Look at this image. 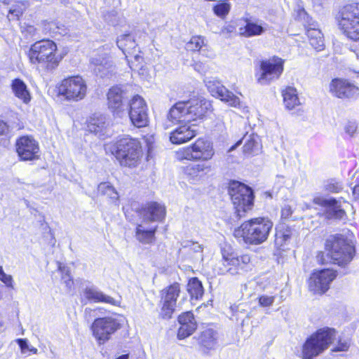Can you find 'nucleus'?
Listing matches in <instances>:
<instances>
[{
  "label": "nucleus",
  "mask_w": 359,
  "mask_h": 359,
  "mask_svg": "<svg viewBox=\"0 0 359 359\" xmlns=\"http://www.w3.org/2000/svg\"><path fill=\"white\" fill-rule=\"evenodd\" d=\"M212 111L211 102L205 98L194 97L176 102L166 114L169 122L178 124L169 134L170 142L180 145L193 140L198 133L189 123L204 121Z\"/></svg>",
  "instance_id": "f257e3e1"
},
{
  "label": "nucleus",
  "mask_w": 359,
  "mask_h": 359,
  "mask_svg": "<svg viewBox=\"0 0 359 359\" xmlns=\"http://www.w3.org/2000/svg\"><path fill=\"white\" fill-rule=\"evenodd\" d=\"M325 250H319L316 261L320 266L337 265L344 268L355 255V248L351 238L342 233L331 235L325 241Z\"/></svg>",
  "instance_id": "f03ea898"
},
{
  "label": "nucleus",
  "mask_w": 359,
  "mask_h": 359,
  "mask_svg": "<svg viewBox=\"0 0 359 359\" xmlns=\"http://www.w3.org/2000/svg\"><path fill=\"white\" fill-rule=\"evenodd\" d=\"M104 149L123 168H137L143 160L144 150L141 141L129 135L120 136L105 144Z\"/></svg>",
  "instance_id": "7ed1b4c3"
},
{
  "label": "nucleus",
  "mask_w": 359,
  "mask_h": 359,
  "mask_svg": "<svg viewBox=\"0 0 359 359\" xmlns=\"http://www.w3.org/2000/svg\"><path fill=\"white\" fill-rule=\"evenodd\" d=\"M273 223L268 217H251L241 223L233 231V238L248 246H257L267 241Z\"/></svg>",
  "instance_id": "20e7f679"
},
{
  "label": "nucleus",
  "mask_w": 359,
  "mask_h": 359,
  "mask_svg": "<svg viewBox=\"0 0 359 359\" xmlns=\"http://www.w3.org/2000/svg\"><path fill=\"white\" fill-rule=\"evenodd\" d=\"M26 55L31 65L41 67L46 72L55 70L63 59L56 42L48 38L31 44Z\"/></svg>",
  "instance_id": "39448f33"
},
{
  "label": "nucleus",
  "mask_w": 359,
  "mask_h": 359,
  "mask_svg": "<svg viewBox=\"0 0 359 359\" xmlns=\"http://www.w3.org/2000/svg\"><path fill=\"white\" fill-rule=\"evenodd\" d=\"M339 31L348 41L359 42V1L341 6L335 15Z\"/></svg>",
  "instance_id": "423d86ee"
},
{
  "label": "nucleus",
  "mask_w": 359,
  "mask_h": 359,
  "mask_svg": "<svg viewBox=\"0 0 359 359\" xmlns=\"http://www.w3.org/2000/svg\"><path fill=\"white\" fill-rule=\"evenodd\" d=\"M221 267L218 269L220 275L238 276L247 272L252 266V256L249 253L238 254L230 245L220 248Z\"/></svg>",
  "instance_id": "0eeeda50"
},
{
  "label": "nucleus",
  "mask_w": 359,
  "mask_h": 359,
  "mask_svg": "<svg viewBox=\"0 0 359 359\" xmlns=\"http://www.w3.org/2000/svg\"><path fill=\"white\" fill-rule=\"evenodd\" d=\"M227 191L236 217H244L253 209L255 196L250 187L233 180L228 183Z\"/></svg>",
  "instance_id": "6e6552de"
},
{
  "label": "nucleus",
  "mask_w": 359,
  "mask_h": 359,
  "mask_svg": "<svg viewBox=\"0 0 359 359\" xmlns=\"http://www.w3.org/2000/svg\"><path fill=\"white\" fill-rule=\"evenodd\" d=\"M123 211L129 220L133 218L134 212H136L144 222H163L167 212L165 205L155 201H147L142 205L130 201L123 205Z\"/></svg>",
  "instance_id": "1a4fd4ad"
},
{
  "label": "nucleus",
  "mask_w": 359,
  "mask_h": 359,
  "mask_svg": "<svg viewBox=\"0 0 359 359\" xmlns=\"http://www.w3.org/2000/svg\"><path fill=\"white\" fill-rule=\"evenodd\" d=\"M336 335L334 328L325 327L318 329L306 338L302 346V359H314L332 344Z\"/></svg>",
  "instance_id": "9d476101"
},
{
  "label": "nucleus",
  "mask_w": 359,
  "mask_h": 359,
  "mask_svg": "<svg viewBox=\"0 0 359 359\" xmlns=\"http://www.w3.org/2000/svg\"><path fill=\"white\" fill-rule=\"evenodd\" d=\"M57 97L69 102L84 100L88 93V85L84 78L79 74L67 76L55 86Z\"/></svg>",
  "instance_id": "9b49d317"
},
{
  "label": "nucleus",
  "mask_w": 359,
  "mask_h": 359,
  "mask_svg": "<svg viewBox=\"0 0 359 359\" xmlns=\"http://www.w3.org/2000/svg\"><path fill=\"white\" fill-rule=\"evenodd\" d=\"M185 50L191 54L198 53V58L193 60L194 69L204 74L208 72L215 57L213 53L209 49L208 41L201 35H193L185 44Z\"/></svg>",
  "instance_id": "f8f14e48"
},
{
  "label": "nucleus",
  "mask_w": 359,
  "mask_h": 359,
  "mask_svg": "<svg viewBox=\"0 0 359 359\" xmlns=\"http://www.w3.org/2000/svg\"><path fill=\"white\" fill-rule=\"evenodd\" d=\"M285 63L283 58L276 55L260 60L255 72L257 83L262 86L269 85L278 80L283 74Z\"/></svg>",
  "instance_id": "ddd939ff"
},
{
  "label": "nucleus",
  "mask_w": 359,
  "mask_h": 359,
  "mask_svg": "<svg viewBox=\"0 0 359 359\" xmlns=\"http://www.w3.org/2000/svg\"><path fill=\"white\" fill-rule=\"evenodd\" d=\"M181 292L182 285L177 281L168 285L159 291L158 318L160 319L170 320L172 318Z\"/></svg>",
  "instance_id": "4468645a"
},
{
  "label": "nucleus",
  "mask_w": 359,
  "mask_h": 359,
  "mask_svg": "<svg viewBox=\"0 0 359 359\" xmlns=\"http://www.w3.org/2000/svg\"><path fill=\"white\" fill-rule=\"evenodd\" d=\"M116 43L118 48L125 55V58L130 69L133 71L142 69L144 57L135 36L130 32L125 33L117 39Z\"/></svg>",
  "instance_id": "2eb2a0df"
},
{
  "label": "nucleus",
  "mask_w": 359,
  "mask_h": 359,
  "mask_svg": "<svg viewBox=\"0 0 359 359\" xmlns=\"http://www.w3.org/2000/svg\"><path fill=\"white\" fill-rule=\"evenodd\" d=\"M337 276V271L331 268L313 270L306 280L309 292L313 295H324L330 289L332 283Z\"/></svg>",
  "instance_id": "dca6fc26"
},
{
  "label": "nucleus",
  "mask_w": 359,
  "mask_h": 359,
  "mask_svg": "<svg viewBox=\"0 0 359 359\" xmlns=\"http://www.w3.org/2000/svg\"><path fill=\"white\" fill-rule=\"evenodd\" d=\"M121 327V325L116 318L104 316L95 318L90 329L97 344L104 345Z\"/></svg>",
  "instance_id": "f3484780"
},
{
  "label": "nucleus",
  "mask_w": 359,
  "mask_h": 359,
  "mask_svg": "<svg viewBox=\"0 0 359 359\" xmlns=\"http://www.w3.org/2000/svg\"><path fill=\"white\" fill-rule=\"evenodd\" d=\"M215 150L212 143L205 137H198L182 151V159L206 162L212 158Z\"/></svg>",
  "instance_id": "a211bd4d"
},
{
  "label": "nucleus",
  "mask_w": 359,
  "mask_h": 359,
  "mask_svg": "<svg viewBox=\"0 0 359 359\" xmlns=\"http://www.w3.org/2000/svg\"><path fill=\"white\" fill-rule=\"evenodd\" d=\"M128 114L131 124L137 128L149 125V108L145 100L140 95H134L128 101Z\"/></svg>",
  "instance_id": "6ab92c4d"
},
{
  "label": "nucleus",
  "mask_w": 359,
  "mask_h": 359,
  "mask_svg": "<svg viewBox=\"0 0 359 359\" xmlns=\"http://www.w3.org/2000/svg\"><path fill=\"white\" fill-rule=\"evenodd\" d=\"M15 151L20 161H37L41 158L39 143L32 135L19 136L15 140Z\"/></svg>",
  "instance_id": "aec40b11"
},
{
  "label": "nucleus",
  "mask_w": 359,
  "mask_h": 359,
  "mask_svg": "<svg viewBox=\"0 0 359 359\" xmlns=\"http://www.w3.org/2000/svg\"><path fill=\"white\" fill-rule=\"evenodd\" d=\"M329 90L334 97L341 100L355 99L359 95V88L345 78L332 79Z\"/></svg>",
  "instance_id": "412c9836"
},
{
  "label": "nucleus",
  "mask_w": 359,
  "mask_h": 359,
  "mask_svg": "<svg viewBox=\"0 0 359 359\" xmlns=\"http://www.w3.org/2000/svg\"><path fill=\"white\" fill-rule=\"evenodd\" d=\"M313 203L325 208L323 215L327 219L341 220L347 217L346 212L341 208L339 201L334 198L326 199L318 196L313 198Z\"/></svg>",
  "instance_id": "4be33fe9"
},
{
  "label": "nucleus",
  "mask_w": 359,
  "mask_h": 359,
  "mask_svg": "<svg viewBox=\"0 0 359 359\" xmlns=\"http://www.w3.org/2000/svg\"><path fill=\"white\" fill-rule=\"evenodd\" d=\"M206 86L208 91L213 97L219 99L230 107H241L240 98L233 94V93L228 90L219 81H209Z\"/></svg>",
  "instance_id": "5701e85b"
},
{
  "label": "nucleus",
  "mask_w": 359,
  "mask_h": 359,
  "mask_svg": "<svg viewBox=\"0 0 359 359\" xmlns=\"http://www.w3.org/2000/svg\"><path fill=\"white\" fill-rule=\"evenodd\" d=\"M180 327L177 330V337L180 340L191 336L197 329V322L191 311H184L177 316Z\"/></svg>",
  "instance_id": "b1692460"
},
{
  "label": "nucleus",
  "mask_w": 359,
  "mask_h": 359,
  "mask_svg": "<svg viewBox=\"0 0 359 359\" xmlns=\"http://www.w3.org/2000/svg\"><path fill=\"white\" fill-rule=\"evenodd\" d=\"M211 171V165L205 163L189 164L183 168L184 175L193 183L203 180Z\"/></svg>",
  "instance_id": "393cba45"
},
{
  "label": "nucleus",
  "mask_w": 359,
  "mask_h": 359,
  "mask_svg": "<svg viewBox=\"0 0 359 359\" xmlns=\"http://www.w3.org/2000/svg\"><path fill=\"white\" fill-rule=\"evenodd\" d=\"M107 104L113 114L123 111V90L117 86L111 87L107 93Z\"/></svg>",
  "instance_id": "a878e982"
},
{
  "label": "nucleus",
  "mask_w": 359,
  "mask_h": 359,
  "mask_svg": "<svg viewBox=\"0 0 359 359\" xmlns=\"http://www.w3.org/2000/svg\"><path fill=\"white\" fill-rule=\"evenodd\" d=\"M85 299L90 303H104L110 305H117V301L100 290L92 287H87L83 290Z\"/></svg>",
  "instance_id": "bb28decb"
},
{
  "label": "nucleus",
  "mask_w": 359,
  "mask_h": 359,
  "mask_svg": "<svg viewBox=\"0 0 359 359\" xmlns=\"http://www.w3.org/2000/svg\"><path fill=\"white\" fill-rule=\"evenodd\" d=\"M281 95L284 107L287 110L292 111L301 106L296 88L290 86H285L281 90Z\"/></svg>",
  "instance_id": "cd10ccee"
},
{
  "label": "nucleus",
  "mask_w": 359,
  "mask_h": 359,
  "mask_svg": "<svg viewBox=\"0 0 359 359\" xmlns=\"http://www.w3.org/2000/svg\"><path fill=\"white\" fill-rule=\"evenodd\" d=\"M245 25L238 28V36L244 38H250L253 36H260L264 32L265 29L255 22L252 21L249 18H243Z\"/></svg>",
  "instance_id": "c85d7f7f"
},
{
  "label": "nucleus",
  "mask_w": 359,
  "mask_h": 359,
  "mask_svg": "<svg viewBox=\"0 0 359 359\" xmlns=\"http://www.w3.org/2000/svg\"><path fill=\"white\" fill-rule=\"evenodd\" d=\"M14 95L24 104H29L32 100L31 93L26 83L20 79H14L11 84Z\"/></svg>",
  "instance_id": "c756f323"
},
{
  "label": "nucleus",
  "mask_w": 359,
  "mask_h": 359,
  "mask_svg": "<svg viewBox=\"0 0 359 359\" xmlns=\"http://www.w3.org/2000/svg\"><path fill=\"white\" fill-rule=\"evenodd\" d=\"M157 230V226L146 229L142 224H137L135 227V237L142 244H153L156 241Z\"/></svg>",
  "instance_id": "7c9ffc66"
},
{
  "label": "nucleus",
  "mask_w": 359,
  "mask_h": 359,
  "mask_svg": "<svg viewBox=\"0 0 359 359\" xmlns=\"http://www.w3.org/2000/svg\"><path fill=\"white\" fill-rule=\"evenodd\" d=\"M42 32L51 37L62 36L67 33V27L57 20H43L41 22Z\"/></svg>",
  "instance_id": "2f4dec72"
},
{
  "label": "nucleus",
  "mask_w": 359,
  "mask_h": 359,
  "mask_svg": "<svg viewBox=\"0 0 359 359\" xmlns=\"http://www.w3.org/2000/svg\"><path fill=\"white\" fill-rule=\"evenodd\" d=\"M107 128L106 118L102 115H93L86 121V131L90 133H101Z\"/></svg>",
  "instance_id": "473e14b6"
},
{
  "label": "nucleus",
  "mask_w": 359,
  "mask_h": 359,
  "mask_svg": "<svg viewBox=\"0 0 359 359\" xmlns=\"http://www.w3.org/2000/svg\"><path fill=\"white\" fill-rule=\"evenodd\" d=\"M216 332L211 328L202 331L198 336V342L203 351L206 353L213 348L216 343Z\"/></svg>",
  "instance_id": "72a5a7b5"
},
{
  "label": "nucleus",
  "mask_w": 359,
  "mask_h": 359,
  "mask_svg": "<svg viewBox=\"0 0 359 359\" xmlns=\"http://www.w3.org/2000/svg\"><path fill=\"white\" fill-rule=\"evenodd\" d=\"M97 195L104 196L111 203H116L119 198V195L115 187L108 182H100L97 189Z\"/></svg>",
  "instance_id": "f704fd0d"
},
{
  "label": "nucleus",
  "mask_w": 359,
  "mask_h": 359,
  "mask_svg": "<svg viewBox=\"0 0 359 359\" xmlns=\"http://www.w3.org/2000/svg\"><path fill=\"white\" fill-rule=\"evenodd\" d=\"M187 291L191 299H201L204 294L202 282L197 277H192L188 280Z\"/></svg>",
  "instance_id": "c9c22d12"
},
{
  "label": "nucleus",
  "mask_w": 359,
  "mask_h": 359,
  "mask_svg": "<svg viewBox=\"0 0 359 359\" xmlns=\"http://www.w3.org/2000/svg\"><path fill=\"white\" fill-rule=\"evenodd\" d=\"M306 35L310 45L316 50L324 48L323 34L318 29L310 28L306 30Z\"/></svg>",
  "instance_id": "e433bc0d"
},
{
  "label": "nucleus",
  "mask_w": 359,
  "mask_h": 359,
  "mask_svg": "<svg viewBox=\"0 0 359 359\" xmlns=\"http://www.w3.org/2000/svg\"><path fill=\"white\" fill-rule=\"evenodd\" d=\"M29 6L27 1H16L8 11V18L12 20H19Z\"/></svg>",
  "instance_id": "4c0bfd02"
},
{
  "label": "nucleus",
  "mask_w": 359,
  "mask_h": 359,
  "mask_svg": "<svg viewBox=\"0 0 359 359\" xmlns=\"http://www.w3.org/2000/svg\"><path fill=\"white\" fill-rule=\"evenodd\" d=\"M231 8V4L226 1H222L215 4L212 7V11L215 15L224 19L229 15Z\"/></svg>",
  "instance_id": "58836bf2"
},
{
  "label": "nucleus",
  "mask_w": 359,
  "mask_h": 359,
  "mask_svg": "<svg viewBox=\"0 0 359 359\" xmlns=\"http://www.w3.org/2000/svg\"><path fill=\"white\" fill-rule=\"evenodd\" d=\"M18 344L20 352L22 354H27L28 355H36L38 353V349L36 347L29 346L28 340L24 338H19L15 340Z\"/></svg>",
  "instance_id": "ea45409f"
},
{
  "label": "nucleus",
  "mask_w": 359,
  "mask_h": 359,
  "mask_svg": "<svg viewBox=\"0 0 359 359\" xmlns=\"http://www.w3.org/2000/svg\"><path fill=\"white\" fill-rule=\"evenodd\" d=\"M324 189L327 193L338 194L343 189L342 183L335 179L329 180L325 185Z\"/></svg>",
  "instance_id": "a19ab883"
},
{
  "label": "nucleus",
  "mask_w": 359,
  "mask_h": 359,
  "mask_svg": "<svg viewBox=\"0 0 359 359\" xmlns=\"http://www.w3.org/2000/svg\"><path fill=\"white\" fill-rule=\"evenodd\" d=\"M292 236V229L287 226L283 225L276 232V237L280 240L281 244L285 243L287 241L290 240Z\"/></svg>",
  "instance_id": "79ce46f5"
},
{
  "label": "nucleus",
  "mask_w": 359,
  "mask_h": 359,
  "mask_svg": "<svg viewBox=\"0 0 359 359\" xmlns=\"http://www.w3.org/2000/svg\"><path fill=\"white\" fill-rule=\"evenodd\" d=\"M142 140H144L147 151V158L150 157L151 153L154 149L155 144V138L153 135H146L142 136Z\"/></svg>",
  "instance_id": "37998d69"
},
{
  "label": "nucleus",
  "mask_w": 359,
  "mask_h": 359,
  "mask_svg": "<svg viewBox=\"0 0 359 359\" xmlns=\"http://www.w3.org/2000/svg\"><path fill=\"white\" fill-rule=\"evenodd\" d=\"M9 131L8 124L6 121L0 119V144H1L4 140L9 141Z\"/></svg>",
  "instance_id": "c03bdc74"
},
{
  "label": "nucleus",
  "mask_w": 359,
  "mask_h": 359,
  "mask_svg": "<svg viewBox=\"0 0 359 359\" xmlns=\"http://www.w3.org/2000/svg\"><path fill=\"white\" fill-rule=\"evenodd\" d=\"M237 25L234 22H229L221 29V33L226 36L230 37L232 34L236 33Z\"/></svg>",
  "instance_id": "a18cd8bd"
},
{
  "label": "nucleus",
  "mask_w": 359,
  "mask_h": 359,
  "mask_svg": "<svg viewBox=\"0 0 359 359\" xmlns=\"http://www.w3.org/2000/svg\"><path fill=\"white\" fill-rule=\"evenodd\" d=\"M275 297L273 296H269L262 294L258 297L257 300L259 306L261 307H269L274 302Z\"/></svg>",
  "instance_id": "49530a36"
},
{
  "label": "nucleus",
  "mask_w": 359,
  "mask_h": 359,
  "mask_svg": "<svg viewBox=\"0 0 359 359\" xmlns=\"http://www.w3.org/2000/svg\"><path fill=\"white\" fill-rule=\"evenodd\" d=\"M256 145L257 142L254 139H248L243 146V152L248 154L252 153Z\"/></svg>",
  "instance_id": "de8ad7c7"
},
{
  "label": "nucleus",
  "mask_w": 359,
  "mask_h": 359,
  "mask_svg": "<svg viewBox=\"0 0 359 359\" xmlns=\"http://www.w3.org/2000/svg\"><path fill=\"white\" fill-rule=\"evenodd\" d=\"M0 280L6 285L12 286V277L9 275L6 274L1 266H0Z\"/></svg>",
  "instance_id": "09e8293b"
},
{
  "label": "nucleus",
  "mask_w": 359,
  "mask_h": 359,
  "mask_svg": "<svg viewBox=\"0 0 359 359\" xmlns=\"http://www.w3.org/2000/svg\"><path fill=\"white\" fill-rule=\"evenodd\" d=\"M345 132L350 136H353L357 130V125L355 123H348L345 126Z\"/></svg>",
  "instance_id": "8fccbe9b"
},
{
  "label": "nucleus",
  "mask_w": 359,
  "mask_h": 359,
  "mask_svg": "<svg viewBox=\"0 0 359 359\" xmlns=\"http://www.w3.org/2000/svg\"><path fill=\"white\" fill-rule=\"evenodd\" d=\"M349 344L344 341H339L336 346V347L333 349L334 351H346L348 349Z\"/></svg>",
  "instance_id": "3c124183"
},
{
  "label": "nucleus",
  "mask_w": 359,
  "mask_h": 359,
  "mask_svg": "<svg viewBox=\"0 0 359 359\" xmlns=\"http://www.w3.org/2000/svg\"><path fill=\"white\" fill-rule=\"evenodd\" d=\"M292 215V210L290 206L286 205L281 209V217H289Z\"/></svg>",
  "instance_id": "603ef678"
},
{
  "label": "nucleus",
  "mask_w": 359,
  "mask_h": 359,
  "mask_svg": "<svg viewBox=\"0 0 359 359\" xmlns=\"http://www.w3.org/2000/svg\"><path fill=\"white\" fill-rule=\"evenodd\" d=\"M352 193L354 199L356 201H359V177L357 179L356 184L353 188Z\"/></svg>",
  "instance_id": "864d4df0"
},
{
  "label": "nucleus",
  "mask_w": 359,
  "mask_h": 359,
  "mask_svg": "<svg viewBox=\"0 0 359 359\" xmlns=\"http://www.w3.org/2000/svg\"><path fill=\"white\" fill-rule=\"evenodd\" d=\"M65 284L69 289H71L74 285L73 278L72 277H69V278L67 281H65Z\"/></svg>",
  "instance_id": "5fc2aeb1"
},
{
  "label": "nucleus",
  "mask_w": 359,
  "mask_h": 359,
  "mask_svg": "<svg viewBox=\"0 0 359 359\" xmlns=\"http://www.w3.org/2000/svg\"><path fill=\"white\" fill-rule=\"evenodd\" d=\"M298 17H300L302 15H306V13L303 8H299L297 11Z\"/></svg>",
  "instance_id": "6e6d98bb"
},
{
  "label": "nucleus",
  "mask_w": 359,
  "mask_h": 359,
  "mask_svg": "<svg viewBox=\"0 0 359 359\" xmlns=\"http://www.w3.org/2000/svg\"><path fill=\"white\" fill-rule=\"evenodd\" d=\"M92 311H94V310L90 309H86L85 310V314H86V315H87L88 313H89V314H90Z\"/></svg>",
  "instance_id": "4d7b16f0"
},
{
  "label": "nucleus",
  "mask_w": 359,
  "mask_h": 359,
  "mask_svg": "<svg viewBox=\"0 0 359 359\" xmlns=\"http://www.w3.org/2000/svg\"><path fill=\"white\" fill-rule=\"evenodd\" d=\"M300 111H301L302 112H303V111H303V110H302L301 109H297V111H298V112H299Z\"/></svg>",
  "instance_id": "13d9d810"
},
{
  "label": "nucleus",
  "mask_w": 359,
  "mask_h": 359,
  "mask_svg": "<svg viewBox=\"0 0 359 359\" xmlns=\"http://www.w3.org/2000/svg\"><path fill=\"white\" fill-rule=\"evenodd\" d=\"M66 0H61L62 2L65 1Z\"/></svg>",
  "instance_id": "bf43d9fd"
}]
</instances>
